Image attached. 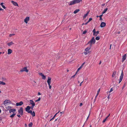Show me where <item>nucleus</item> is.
I'll return each instance as SVG.
<instances>
[{"instance_id": "nucleus-1", "label": "nucleus", "mask_w": 127, "mask_h": 127, "mask_svg": "<svg viewBox=\"0 0 127 127\" xmlns=\"http://www.w3.org/2000/svg\"><path fill=\"white\" fill-rule=\"evenodd\" d=\"M91 45H90V46L88 47L87 48H86L85 49V51H86L84 52V54L85 55H87L88 54L91 52V51L90 50L91 48Z\"/></svg>"}, {"instance_id": "nucleus-2", "label": "nucleus", "mask_w": 127, "mask_h": 127, "mask_svg": "<svg viewBox=\"0 0 127 127\" xmlns=\"http://www.w3.org/2000/svg\"><path fill=\"white\" fill-rule=\"evenodd\" d=\"M95 38L94 37H93L89 41L88 44H90V45L91 46H92V44L93 43L94 44L95 42Z\"/></svg>"}, {"instance_id": "nucleus-3", "label": "nucleus", "mask_w": 127, "mask_h": 127, "mask_svg": "<svg viewBox=\"0 0 127 127\" xmlns=\"http://www.w3.org/2000/svg\"><path fill=\"white\" fill-rule=\"evenodd\" d=\"M51 80V78L50 77H48V80L47 81V83H48V84L49 85V88L50 89H51V87L50 85Z\"/></svg>"}, {"instance_id": "nucleus-4", "label": "nucleus", "mask_w": 127, "mask_h": 127, "mask_svg": "<svg viewBox=\"0 0 127 127\" xmlns=\"http://www.w3.org/2000/svg\"><path fill=\"white\" fill-rule=\"evenodd\" d=\"M29 70L27 69V67H25L23 68L22 69L20 70V72H23L25 71L26 72H28Z\"/></svg>"}, {"instance_id": "nucleus-5", "label": "nucleus", "mask_w": 127, "mask_h": 127, "mask_svg": "<svg viewBox=\"0 0 127 127\" xmlns=\"http://www.w3.org/2000/svg\"><path fill=\"white\" fill-rule=\"evenodd\" d=\"M19 113L21 115H22L23 114V109L22 107L20 108L18 110Z\"/></svg>"}, {"instance_id": "nucleus-6", "label": "nucleus", "mask_w": 127, "mask_h": 127, "mask_svg": "<svg viewBox=\"0 0 127 127\" xmlns=\"http://www.w3.org/2000/svg\"><path fill=\"white\" fill-rule=\"evenodd\" d=\"M30 20V18L29 17H26L24 19V21L26 23H28V22Z\"/></svg>"}, {"instance_id": "nucleus-7", "label": "nucleus", "mask_w": 127, "mask_h": 127, "mask_svg": "<svg viewBox=\"0 0 127 127\" xmlns=\"http://www.w3.org/2000/svg\"><path fill=\"white\" fill-rule=\"evenodd\" d=\"M106 24L104 22H102L101 23L100 25V27L101 28L104 27L105 26Z\"/></svg>"}, {"instance_id": "nucleus-8", "label": "nucleus", "mask_w": 127, "mask_h": 127, "mask_svg": "<svg viewBox=\"0 0 127 127\" xmlns=\"http://www.w3.org/2000/svg\"><path fill=\"white\" fill-rule=\"evenodd\" d=\"M30 103L32 105V107H34L35 105V103L32 100H30Z\"/></svg>"}, {"instance_id": "nucleus-9", "label": "nucleus", "mask_w": 127, "mask_h": 127, "mask_svg": "<svg viewBox=\"0 0 127 127\" xmlns=\"http://www.w3.org/2000/svg\"><path fill=\"white\" fill-rule=\"evenodd\" d=\"M23 104V102L22 101H21L19 103H17L16 104V106H21Z\"/></svg>"}, {"instance_id": "nucleus-10", "label": "nucleus", "mask_w": 127, "mask_h": 127, "mask_svg": "<svg viewBox=\"0 0 127 127\" xmlns=\"http://www.w3.org/2000/svg\"><path fill=\"white\" fill-rule=\"evenodd\" d=\"M126 54H125L123 56L122 58V62H123L126 59Z\"/></svg>"}, {"instance_id": "nucleus-11", "label": "nucleus", "mask_w": 127, "mask_h": 127, "mask_svg": "<svg viewBox=\"0 0 127 127\" xmlns=\"http://www.w3.org/2000/svg\"><path fill=\"white\" fill-rule=\"evenodd\" d=\"M11 2L15 6H18V4L17 2H15L13 1H11Z\"/></svg>"}, {"instance_id": "nucleus-12", "label": "nucleus", "mask_w": 127, "mask_h": 127, "mask_svg": "<svg viewBox=\"0 0 127 127\" xmlns=\"http://www.w3.org/2000/svg\"><path fill=\"white\" fill-rule=\"evenodd\" d=\"M75 4V3L74 0H73L70 1L69 4V5H71L74 4Z\"/></svg>"}, {"instance_id": "nucleus-13", "label": "nucleus", "mask_w": 127, "mask_h": 127, "mask_svg": "<svg viewBox=\"0 0 127 127\" xmlns=\"http://www.w3.org/2000/svg\"><path fill=\"white\" fill-rule=\"evenodd\" d=\"M31 108V107L29 106H28L26 108V111L27 112H28L30 110V109Z\"/></svg>"}, {"instance_id": "nucleus-14", "label": "nucleus", "mask_w": 127, "mask_h": 127, "mask_svg": "<svg viewBox=\"0 0 127 127\" xmlns=\"http://www.w3.org/2000/svg\"><path fill=\"white\" fill-rule=\"evenodd\" d=\"M39 74L42 77V78L43 79H45L46 77L42 73H40Z\"/></svg>"}, {"instance_id": "nucleus-15", "label": "nucleus", "mask_w": 127, "mask_h": 127, "mask_svg": "<svg viewBox=\"0 0 127 127\" xmlns=\"http://www.w3.org/2000/svg\"><path fill=\"white\" fill-rule=\"evenodd\" d=\"M14 44V43H13V42L12 41L7 43V45L9 46H11L12 45Z\"/></svg>"}, {"instance_id": "nucleus-16", "label": "nucleus", "mask_w": 127, "mask_h": 127, "mask_svg": "<svg viewBox=\"0 0 127 127\" xmlns=\"http://www.w3.org/2000/svg\"><path fill=\"white\" fill-rule=\"evenodd\" d=\"M12 51L10 49H9L8 50V54H10L12 52Z\"/></svg>"}, {"instance_id": "nucleus-17", "label": "nucleus", "mask_w": 127, "mask_h": 127, "mask_svg": "<svg viewBox=\"0 0 127 127\" xmlns=\"http://www.w3.org/2000/svg\"><path fill=\"white\" fill-rule=\"evenodd\" d=\"M10 102V101L9 100H5L4 102V104L5 105V104H7L8 103H9V102Z\"/></svg>"}, {"instance_id": "nucleus-18", "label": "nucleus", "mask_w": 127, "mask_h": 127, "mask_svg": "<svg viewBox=\"0 0 127 127\" xmlns=\"http://www.w3.org/2000/svg\"><path fill=\"white\" fill-rule=\"evenodd\" d=\"M123 76H124V74H123V70H122V71L120 77V78L122 79H123Z\"/></svg>"}, {"instance_id": "nucleus-19", "label": "nucleus", "mask_w": 127, "mask_h": 127, "mask_svg": "<svg viewBox=\"0 0 127 127\" xmlns=\"http://www.w3.org/2000/svg\"><path fill=\"white\" fill-rule=\"evenodd\" d=\"M75 4L80 2L82 1V0H74Z\"/></svg>"}, {"instance_id": "nucleus-20", "label": "nucleus", "mask_w": 127, "mask_h": 127, "mask_svg": "<svg viewBox=\"0 0 127 127\" xmlns=\"http://www.w3.org/2000/svg\"><path fill=\"white\" fill-rule=\"evenodd\" d=\"M16 111V109H11L9 110V112L11 113L12 112H13Z\"/></svg>"}, {"instance_id": "nucleus-21", "label": "nucleus", "mask_w": 127, "mask_h": 127, "mask_svg": "<svg viewBox=\"0 0 127 127\" xmlns=\"http://www.w3.org/2000/svg\"><path fill=\"white\" fill-rule=\"evenodd\" d=\"M116 71H114L113 72L112 76V77H114L115 76L116 74Z\"/></svg>"}, {"instance_id": "nucleus-22", "label": "nucleus", "mask_w": 127, "mask_h": 127, "mask_svg": "<svg viewBox=\"0 0 127 127\" xmlns=\"http://www.w3.org/2000/svg\"><path fill=\"white\" fill-rule=\"evenodd\" d=\"M3 2L1 3L0 5L2 6V7L4 9H5L6 7L5 6L3 5Z\"/></svg>"}, {"instance_id": "nucleus-23", "label": "nucleus", "mask_w": 127, "mask_h": 127, "mask_svg": "<svg viewBox=\"0 0 127 127\" xmlns=\"http://www.w3.org/2000/svg\"><path fill=\"white\" fill-rule=\"evenodd\" d=\"M89 12L88 11L86 14L84 15L83 16V18H85L87 16Z\"/></svg>"}, {"instance_id": "nucleus-24", "label": "nucleus", "mask_w": 127, "mask_h": 127, "mask_svg": "<svg viewBox=\"0 0 127 127\" xmlns=\"http://www.w3.org/2000/svg\"><path fill=\"white\" fill-rule=\"evenodd\" d=\"M108 10V8H106V9H104V10L103 11V12L102 13V14H103L105 13L106 11H107Z\"/></svg>"}, {"instance_id": "nucleus-25", "label": "nucleus", "mask_w": 127, "mask_h": 127, "mask_svg": "<svg viewBox=\"0 0 127 127\" xmlns=\"http://www.w3.org/2000/svg\"><path fill=\"white\" fill-rule=\"evenodd\" d=\"M80 11L79 9H77L74 11L73 12L74 14H76Z\"/></svg>"}, {"instance_id": "nucleus-26", "label": "nucleus", "mask_w": 127, "mask_h": 127, "mask_svg": "<svg viewBox=\"0 0 127 127\" xmlns=\"http://www.w3.org/2000/svg\"><path fill=\"white\" fill-rule=\"evenodd\" d=\"M32 115V117H34L35 115V113L34 111L33 112H32V114H31Z\"/></svg>"}, {"instance_id": "nucleus-27", "label": "nucleus", "mask_w": 127, "mask_h": 127, "mask_svg": "<svg viewBox=\"0 0 127 127\" xmlns=\"http://www.w3.org/2000/svg\"><path fill=\"white\" fill-rule=\"evenodd\" d=\"M95 29H94L93 31V35H95Z\"/></svg>"}, {"instance_id": "nucleus-28", "label": "nucleus", "mask_w": 127, "mask_h": 127, "mask_svg": "<svg viewBox=\"0 0 127 127\" xmlns=\"http://www.w3.org/2000/svg\"><path fill=\"white\" fill-rule=\"evenodd\" d=\"M28 125L29 127H32V122L30 123Z\"/></svg>"}, {"instance_id": "nucleus-29", "label": "nucleus", "mask_w": 127, "mask_h": 127, "mask_svg": "<svg viewBox=\"0 0 127 127\" xmlns=\"http://www.w3.org/2000/svg\"><path fill=\"white\" fill-rule=\"evenodd\" d=\"M99 31H97V32H95V35H94L95 36H96L97 35L99 34Z\"/></svg>"}, {"instance_id": "nucleus-30", "label": "nucleus", "mask_w": 127, "mask_h": 127, "mask_svg": "<svg viewBox=\"0 0 127 127\" xmlns=\"http://www.w3.org/2000/svg\"><path fill=\"white\" fill-rule=\"evenodd\" d=\"M100 38V37L99 36H97L95 38V39L96 40H98Z\"/></svg>"}, {"instance_id": "nucleus-31", "label": "nucleus", "mask_w": 127, "mask_h": 127, "mask_svg": "<svg viewBox=\"0 0 127 127\" xmlns=\"http://www.w3.org/2000/svg\"><path fill=\"white\" fill-rule=\"evenodd\" d=\"M15 115H16V114L15 113L13 114H12L11 115H10V117H11V118H13V117H14V116H15Z\"/></svg>"}, {"instance_id": "nucleus-32", "label": "nucleus", "mask_w": 127, "mask_h": 127, "mask_svg": "<svg viewBox=\"0 0 127 127\" xmlns=\"http://www.w3.org/2000/svg\"><path fill=\"white\" fill-rule=\"evenodd\" d=\"M59 112H58V113H56V114L53 117V118H53V119H54V118H55V117L56 116V115H57L58 114V113H59Z\"/></svg>"}, {"instance_id": "nucleus-33", "label": "nucleus", "mask_w": 127, "mask_h": 127, "mask_svg": "<svg viewBox=\"0 0 127 127\" xmlns=\"http://www.w3.org/2000/svg\"><path fill=\"white\" fill-rule=\"evenodd\" d=\"M15 35V34L14 33L13 34H10L9 35V36L10 37H11V36L13 35Z\"/></svg>"}, {"instance_id": "nucleus-34", "label": "nucleus", "mask_w": 127, "mask_h": 127, "mask_svg": "<svg viewBox=\"0 0 127 127\" xmlns=\"http://www.w3.org/2000/svg\"><path fill=\"white\" fill-rule=\"evenodd\" d=\"M87 31L86 30H85V31H84L83 32V34H85L87 32Z\"/></svg>"}, {"instance_id": "nucleus-35", "label": "nucleus", "mask_w": 127, "mask_h": 127, "mask_svg": "<svg viewBox=\"0 0 127 127\" xmlns=\"http://www.w3.org/2000/svg\"><path fill=\"white\" fill-rule=\"evenodd\" d=\"M92 18H90L88 20V21L87 23H89L92 20Z\"/></svg>"}, {"instance_id": "nucleus-36", "label": "nucleus", "mask_w": 127, "mask_h": 127, "mask_svg": "<svg viewBox=\"0 0 127 127\" xmlns=\"http://www.w3.org/2000/svg\"><path fill=\"white\" fill-rule=\"evenodd\" d=\"M107 119V117H106L102 121L103 123H104L106 121Z\"/></svg>"}, {"instance_id": "nucleus-37", "label": "nucleus", "mask_w": 127, "mask_h": 127, "mask_svg": "<svg viewBox=\"0 0 127 127\" xmlns=\"http://www.w3.org/2000/svg\"><path fill=\"white\" fill-rule=\"evenodd\" d=\"M1 84H2L3 85H4L5 84V83L3 81H1Z\"/></svg>"}, {"instance_id": "nucleus-38", "label": "nucleus", "mask_w": 127, "mask_h": 127, "mask_svg": "<svg viewBox=\"0 0 127 127\" xmlns=\"http://www.w3.org/2000/svg\"><path fill=\"white\" fill-rule=\"evenodd\" d=\"M32 111L31 110H30L28 112H27L28 113H30L31 114L32 113Z\"/></svg>"}, {"instance_id": "nucleus-39", "label": "nucleus", "mask_w": 127, "mask_h": 127, "mask_svg": "<svg viewBox=\"0 0 127 127\" xmlns=\"http://www.w3.org/2000/svg\"><path fill=\"white\" fill-rule=\"evenodd\" d=\"M40 97H39L38 98V99L37 100H35V102H37V101H40Z\"/></svg>"}, {"instance_id": "nucleus-40", "label": "nucleus", "mask_w": 127, "mask_h": 127, "mask_svg": "<svg viewBox=\"0 0 127 127\" xmlns=\"http://www.w3.org/2000/svg\"><path fill=\"white\" fill-rule=\"evenodd\" d=\"M11 108V107L10 106H8L7 107H6V108L7 109H10Z\"/></svg>"}, {"instance_id": "nucleus-41", "label": "nucleus", "mask_w": 127, "mask_h": 127, "mask_svg": "<svg viewBox=\"0 0 127 127\" xmlns=\"http://www.w3.org/2000/svg\"><path fill=\"white\" fill-rule=\"evenodd\" d=\"M113 91V88H111L110 89V91L109 92V93H110Z\"/></svg>"}, {"instance_id": "nucleus-42", "label": "nucleus", "mask_w": 127, "mask_h": 127, "mask_svg": "<svg viewBox=\"0 0 127 127\" xmlns=\"http://www.w3.org/2000/svg\"><path fill=\"white\" fill-rule=\"evenodd\" d=\"M126 86V84L125 83L123 87H122V89H124V88Z\"/></svg>"}, {"instance_id": "nucleus-43", "label": "nucleus", "mask_w": 127, "mask_h": 127, "mask_svg": "<svg viewBox=\"0 0 127 127\" xmlns=\"http://www.w3.org/2000/svg\"><path fill=\"white\" fill-rule=\"evenodd\" d=\"M122 79L120 78L119 80V83H120L122 81Z\"/></svg>"}, {"instance_id": "nucleus-44", "label": "nucleus", "mask_w": 127, "mask_h": 127, "mask_svg": "<svg viewBox=\"0 0 127 127\" xmlns=\"http://www.w3.org/2000/svg\"><path fill=\"white\" fill-rule=\"evenodd\" d=\"M77 73V72H76V73L73 76H72V77L71 78H74Z\"/></svg>"}, {"instance_id": "nucleus-45", "label": "nucleus", "mask_w": 127, "mask_h": 127, "mask_svg": "<svg viewBox=\"0 0 127 127\" xmlns=\"http://www.w3.org/2000/svg\"><path fill=\"white\" fill-rule=\"evenodd\" d=\"M81 69V67H79L77 69V72H77H77Z\"/></svg>"}, {"instance_id": "nucleus-46", "label": "nucleus", "mask_w": 127, "mask_h": 127, "mask_svg": "<svg viewBox=\"0 0 127 127\" xmlns=\"http://www.w3.org/2000/svg\"><path fill=\"white\" fill-rule=\"evenodd\" d=\"M88 23H87H87H83L82 24V25H86Z\"/></svg>"}, {"instance_id": "nucleus-47", "label": "nucleus", "mask_w": 127, "mask_h": 127, "mask_svg": "<svg viewBox=\"0 0 127 127\" xmlns=\"http://www.w3.org/2000/svg\"><path fill=\"white\" fill-rule=\"evenodd\" d=\"M102 16H103V14H102L100 16H98V17L99 18H102Z\"/></svg>"}, {"instance_id": "nucleus-48", "label": "nucleus", "mask_w": 127, "mask_h": 127, "mask_svg": "<svg viewBox=\"0 0 127 127\" xmlns=\"http://www.w3.org/2000/svg\"><path fill=\"white\" fill-rule=\"evenodd\" d=\"M110 94H109L108 96H107V98L109 99L110 98Z\"/></svg>"}, {"instance_id": "nucleus-49", "label": "nucleus", "mask_w": 127, "mask_h": 127, "mask_svg": "<svg viewBox=\"0 0 127 127\" xmlns=\"http://www.w3.org/2000/svg\"><path fill=\"white\" fill-rule=\"evenodd\" d=\"M17 116H18L19 118H20L21 117L20 115H18V114L17 115Z\"/></svg>"}, {"instance_id": "nucleus-50", "label": "nucleus", "mask_w": 127, "mask_h": 127, "mask_svg": "<svg viewBox=\"0 0 127 127\" xmlns=\"http://www.w3.org/2000/svg\"><path fill=\"white\" fill-rule=\"evenodd\" d=\"M82 105H83L82 103H81L80 104V106H82Z\"/></svg>"}, {"instance_id": "nucleus-51", "label": "nucleus", "mask_w": 127, "mask_h": 127, "mask_svg": "<svg viewBox=\"0 0 127 127\" xmlns=\"http://www.w3.org/2000/svg\"><path fill=\"white\" fill-rule=\"evenodd\" d=\"M83 81H82L80 84V85H79V86H80L81 85H82V83H83Z\"/></svg>"}, {"instance_id": "nucleus-52", "label": "nucleus", "mask_w": 127, "mask_h": 127, "mask_svg": "<svg viewBox=\"0 0 127 127\" xmlns=\"http://www.w3.org/2000/svg\"><path fill=\"white\" fill-rule=\"evenodd\" d=\"M100 18L99 20H100L101 21L102 20V18Z\"/></svg>"}, {"instance_id": "nucleus-53", "label": "nucleus", "mask_w": 127, "mask_h": 127, "mask_svg": "<svg viewBox=\"0 0 127 127\" xmlns=\"http://www.w3.org/2000/svg\"><path fill=\"white\" fill-rule=\"evenodd\" d=\"M41 95V94H40V93H39V92L38 93V95Z\"/></svg>"}, {"instance_id": "nucleus-54", "label": "nucleus", "mask_w": 127, "mask_h": 127, "mask_svg": "<svg viewBox=\"0 0 127 127\" xmlns=\"http://www.w3.org/2000/svg\"><path fill=\"white\" fill-rule=\"evenodd\" d=\"M33 107H32H32H31L32 109H33Z\"/></svg>"}, {"instance_id": "nucleus-55", "label": "nucleus", "mask_w": 127, "mask_h": 127, "mask_svg": "<svg viewBox=\"0 0 127 127\" xmlns=\"http://www.w3.org/2000/svg\"><path fill=\"white\" fill-rule=\"evenodd\" d=\"M101 61H100V62H99V64H101Z\"/></svg>"}, {"instance_id": "nucleus-56", "label": "nucleus", "mask_w": 127, "mask_h": 127, "mask_svg": "<svg viewBox=\"0 0 127 127\" xmlns=\"http://www.w3.org/2000/svg\"><path fill=\"white\" fill-rule=\"evenodd\" d=\"M110 115V114H109L106 117H107V118L109 117V116Z\"/></svg>"}, {"instance_id": "nucleus-57", "label": "nucleus", "mask_w": 127, "mask_h": 127, "mask_svg": "<svg viewBox=\"0 0 127 127\" xmlns=\"http://www.w3.org/2000/svg\"><path fill=\"white\" fill-rule=\"evenodd\" d=\"M54 119H53V118H52L50 120V121H52V120H53Z\"/></svg>"}, {"instance_id": "nucleus-58", "label": "nucleus", "mask_w": 127, "mask_h": 127, "mask_svg": "<svg viewBox=\"0 0 127 127\" xmlns=\"http://www.w3.org/2000/svg\"><path fill=\"white\" fill-rule=\"evenodd\" d=\"M82 66H82V65H81L80 66V67H81V68L82 67Z\"/></svg>"}, {"instance_id": "nucleus-59", "label": "nucleus", "mask_w": 127, "mask_h": 127, "mask_svg": "<svg viewBox=\"0 0 127 127\" xmlns=\"http://www.w3.org/2000/svg\"><path fill=\"white\" fill-rule=\"evenodd\" d=\"M64 113V112L63 111L60 112L61 113H62V114Z\"/></svg>"}, {"instance_id": "nucleus-60", "label": "nucleus", "mask_w": 127, "mask_h": 127, "mask_svg": "<svg viewBox=\"0 0 127 127\" xmlns=\"http://www.w3.org/2000/svg\"><path fill=\"white\" fill-rule=\"evenodd\" d=\"M89 115L87 117V120L88 119V118L89 117Z\"/></svg>"}, {"instance_id": "nucleus-61", "label": "nucleus", "mask_w": 127, "mask_h": 127, "mask_svg": "<svg viewBox=\"0 0 127 127\" xmlns=\"http://www.w3.org/2000/svg\"><path fill=\"white\" fill-rule=\"evenodd\" d=\"M84 63H83L82 64V65L83 66V65H84Z\"/></svg>"}, {"instance_id": "nucleus-62", "label": "nucleus", "mask_w": 127, "mask_h": 127, "mask_svg": "<svg viewBox=\"0 0 127 127\" xmlns=\"http://www.w3.org/2000/svg\"><path fill=\"white\" fill-rule=\"evenodd\" d=\"M97 95H96V96H95V99L97 97Z\"/></svg>"}, {"instance_id": "nucleus-63", "label": "nucleus", "mask_w": 127, "mask_h": 127, "mask_svg": "<svg viewBox=\"0 0 127 127\" xmlns=\"http://www.w3.org/2000/svg\"><path fill=\"white\" fill-rule=\"evenodd\" d=\"M58 119H56L55 121V122H56V121Z\"/></svg>"}, {"instance_id": "nucleus-64", "label": "nucleus", "mask_w": 127, "mask_h": 127, "mask_svg": "<svg viewBox=\"0 0 127 127\" xmlns=\"http://www.w3.org/2000/svg\"><path fill=\"white\" fill-rule=\"evenodd\" d=\"M99 91H100V90L99 89V90H98V92H99Z\"/></svg>"}]
</instances>
